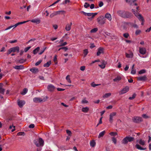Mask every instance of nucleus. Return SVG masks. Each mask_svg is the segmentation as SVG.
Wrapping results in <instances>:
<instances>
[{"label":"nucleus","instance_id":"9b49d317","mask_svg":"<svg viewBox=\"0 0 151 151\" xmlns=\"http://www.w3.org/2000/svg\"><path fill=\"white\" fill-rule=\"evenodd\" d=\"M18 105L20 107H22L25 104V102L24 100H18L17 101Z\"/></svg>","mask_w":151,"mask_h":151},{"label":"nucleus","instance_id":"5701e85b","mask_svg":"<svg viewBox=\"0 0 151 151\" xmlns=\"http://www.w3.org/2000/svg\"><path fill=\"white\" fill-rule=\"evenodd\" d=\"M125 54L127 58H132L133 57V53L131 52H130L129 54L126 53Z\"/></svg>","mask_w":151,"mask_h":151},{"label":"nucleus","instance_id":"39448f33","mask_svg":"<svg viewBox=\"0 0 151 151\" xmlns=\"http://www.w3.org/2000/svg\"><path fill=\"white\" fill-rule=\"evenodd\" d=\"M48 97L46 96V98H44L43 99H42L40 98L35 97L33 99V101L35 103L40 102L42 101H46V99H48Z\"/></svg>","mask_w":151,"mask_h":151},{"label":"nucleus","instance_id":"bb28decb","mask_svg":"<svg viewBox=\"0 0 151 151\" xmlns=\"http://www.w3.org/2000/svg\"><path fill=\"white\" fill-rule=\"evenodd\" d=\"M39 144H40V146H42L44 145V142L43 140L41 138H40L39 139Z\"/></svg>","mask_w":151,"mask_h":151},{"label":"nucleus","instance_id":"a19ab883","mask_svg":"<svg viewBox=\"0 0 151 151\" xmlns=\"http://www.w3.org/2000/svg\"><path fill=\"white\" fill-rule=\"evenodd\" d=\"M26 59L24 60L23 59H21L18 60V62L20 63H23L26 61Z\"/></svg>","mask_w":151,"mask_h":151},{"label":"nucleus","instance_id":"aec40b11","mask_svg":"<svg viewBox=\"0 0 151 151\" xmlns=\"http://www.w3.org/2000/svg\"><path fill=\"white\" fill-rule=\"evenodd\" d=\"M139 51L141 54L144 55L146 53V50L144 48H140Z\"/></svg>","mask_w":151,"mask_h":151},{"label":"nucleus","instance_id":"cd10ccee","mask_svg":"<svg viewBox=\"0 0 151 151\" xmlns=\"http://www.w3.org/2000/svg\"><path fill=\"white\" fill-rule=\"evenodd\" d=\"M99 66L102 68H104L105 67V62L104 61H103L101 65H99Z\"/></svg>","mask_w":151,"mask_h":151},{"label":"nucleus","instance_id":"b1692460","mask_svg":"<svg viewBox=\"0 0 151 151\" xmlns=\"http://www.w3.org/2000/svg\"><path fill=\"white\" fill-rule=\"evenodd\" d=\"M98 22L100 25H102L105 23V19H98Z\"/></svg>","mask_w":151,"mask_h":151},{"label":"nucleus","instance_id":"8fccbe9b","mask_svg":"<svg viewBox=\"0 0 151 151\" xmlns=\"http://www.w3.org/2000/svg\"><path fill=\"white\" fill-rule=\"evenodd\" d=\"M104 5V3L102 1H100L99 3V6L100 7H101L102 6Z\"/></svg>","mask_w":151,"mask_h":151},{"label":"nucleus","instance_id":"052dcab7","mask_svg":"<svg viewBox=\"0 0 151 151\" xmlns=\"http://www.w3.org/2000/svg\"><path fill=\"white\" fill-rule=\"evenodd\" d=\"M102 117H101L100 119V120H99V122L98 124H97V125L96 127H97L99 124H101L102 123Z\"/></svg>","mask_w":151,"mask_h":151},{"label":"nucleus","instance_id":"423d86ee","mask_svg":"<svg viewBox=\"0 0 151 151\" xmlns=\"http://www.w3.org/2000/svg\"><path fill=\"white\" fill-rule=\"evenodd\" d=\"M132 120L134 122L139 123L142 121V119L140 117L134 116Z\"/></svg>","mask_w":151,"mask_h":151},{"label":"nucleus","instance_id":"f3484780","mask_svg":"<svg viewBox=\"0 0 151 151\" xmlns=\"http://www.w3.org/2000/svg\"><path fill=\"white\" fill-rule=\"evenodd\" d=\"M104 49L102 47H99L98 49V52L97 53V56L99 55L101 53H103Z\"/></svg>","mask_w":151,"mask_h":151},{"label":"nucleus","instance_id":"69168bd1","mask_svg":"<svg viewBox=\"0 0 151 151\" xmlns=\"http://www.w3.org/2000/svg\"><path fill=\"white\" fill-rule=\"evenodd\" d=\"M85 67L84 66H83L80 67V70L82 71H83L85 70Z\"/></svg>","mask_w":151,"mask_h":151},{"label":"nucleus","instance_id":"7ed1b4c3","mask_svg":"<svg viewBox=\"0 0 151 151\" xmlns=\"http://www.w3.org/2000/svg\"><path fill=\"white\" fill-rule=\"evenodd\" d=\"M134 138L133 137L127 136L124 138L122 140V143L124 144H127L128 142H131L134 140Z\"/></svg>","mask_w":151,"mask_h":151},{"label":"nucleus","instance_id":"f257e3e1","mask_svg":"<svg viewBox=\"0 0 151 151\" xmlns=\"http://www.w3.org/2000/svg\"><path fill=\"white\" fill-rule=\"evenodd\" d=\"M129 27H133L136 28L138 27L136 24L131 22H123L121 25V28L123 29H126Z\"/></svg>","mask_w":151,"mask_h":151},{"label":"nucleus","instance_id":"c756f323","mask_svg":"<svg viewBox=\"0 0 151 151\" xmlns=\"http://www.w3.org/2000/svg\"><path fill=\"white\" fill-rule=\"evenodd\" d=\"M105 133V130L101 132L99 134V135L98 136V138H100L101 137H103V136L104 135Z\"/></svg>","mask_w":151,"mask_h":151},{"label":"nucleus","instance_id":"0eeeda50","mask_svg":"<svg viewBox=\"0 0 151 151\" xmlns=\"http://www.w3.org/2000/svg\"><path fill=\"white\" fill-rule=\"evenodd\" d=\"M65 13V12L63 10L59 11L54 12L52 13L50 16L51 17H52L55 16H56L60 14H64Z\"/></svg>","mask_w":151,"mask_h":151},{"label":"nucleus","instance_id":"c85d7f7f","mask_svg":"<svg viewBox=\"0 0 151 151\" xmlns=\"http://www.w3.org/2000/svg\"><path fill=\"white\" fill-rule=\"evenodd\" d=\"M40 49V48L39 47H37L36 48L34 49L33 51V52L34 54H36L37 52Z\"/></svg>","mask_w":151,"mask_h":151},{"label":"nucleus","instance_id":"f03ea898","mask_svg":"<svg viewBox=\"0 0 151 151\" xmlns=\"http://www.w3.org/2000/svg\"><path fill=\"white\" fill-rule=\"evenodd\" d=\"M118 14L122 17L125 18H129L131 14L124 11L119 10L117 12Z\"/></svg>","mask_w":151,"mask_h":151},{"label":"nucleus","instance_id":"393cba45","mask_svg":"<svg viewBox=\"0 0 151 151\" xmlns=\"http://www.w3.org/2000/svg\"><path fill=\"white\" fill-rule=\"evenodd\" d=\"M135 146L136 148L138 150H144L146 149L145 148H143L141 147L140 145L138 144H137Z\"/></svg>","mask_w":151,"mask_h":151},{"label":"nucleus","instance_id":"20e7f679","mask_svg":"<svg viewBox=\"0 0 151 151\" xmlns=\"http://www.w3.org/2000/svg\"><path fill=\"white\" fill-rule=\"evenodd\" d=\"M29 21L30 20H27V21H23V22H18V23H16V24H15V25H11V26H10L9 27H8L6 28L5 29V30H7L9 29L12 27H13V29H14V28H15L17 26H18L19 25L23 24L27 22H29Z\"/></svg>","mask_w":151,"mask_h":151},{"label":"nucleus","instance_id":"7c9ffc66","mask_svg":"<svg viewBox=\"0 0 151 151\" xmlns=\"http://www.w3.org/2000/svg\"><path fill=\"white\" fill-rule=\"evenodd\" d=\"M105 17L108 19H111V16L109 13H107L105 15Z\"/></svg>","mask_w":151,"mask_h":151},{"label":"nucleus","instance_id":"f704fd0d","mask_svg":"<svg viewBox=\"0 0 151 151\" xmlns=\"http://www.w3.org/2000/svg\"><path fill=\"white\" fill-rule=\"evenodd\" d=\"M98 30V29L97 28H95L92 29L90 31V32L91 33H94L96 32Z\"/></svg>","mask_w":151,"mask_h":151},{"label":"nucleus","instance_id":"79ce46f5","mask_svg":"<svg viewBox=\"0 0 151 151\" xmlns=\"http://www.w3.org/2000/svg\"><path fill=\"white\" fill-rule=\"evenodd\" d=\"M146 72V70L145 69H142L140 70L139 72V74H141L143 73H145Z\"/></svg>","mask_w":151,"mask_h":151},{"label":"nucleus","instance_id":"13d9d810","mask_svg":"<svg viewBox=\"0 0 151 151\" xmlns=\"http://www.w3.org/2000/svg\"><path fill=\"white\" fill-rule=\"evenodd\" d=\"M60 0H57L55 2H54L53 4H52L50 5L49 6V7H50L51 6H52L54 5L55 4H57V3H58V2Z\"/></svg>","mask_w":151,"mask_h":151},{"label":"nucleus","instance_id":"338daca9","mask_svg":"<svg viewBox=\"0 0 151 151\" xmlns=\"http://www.w3.org/2000/svg\"><path fill=\"white\" fill-rule=\"evenodd\" d=\"M136 71L135 70H134V69H132L131 71V74H135L136 73Z\"/></svg>","mask_w":151,"mask_h":151},{"label":"nucleus","instance_id":"4be33fe9","mask_svg":"<svg viewBox=\"0 0 151 151\" xmlns=\"http://www.w3.org/2000/svg\"><path fill=\"white\" fill-rule=\"evenodd\" d=\"M29 70L33 73H35L39 71L38 69L35 68H32L30 69Z\"/></svg>","mask_w":151,"mask_h":151},{"label":"nucleus","instance_id":"412c9836","mask_svg":"<svg viewBox=\"0 0 151 151\" xmlns=\"http://www.w3.org/2000/svg\"><path fill=\"white\" fill-rule=\"evenodd\" d=\"M122 79L121 77L119 76H117L116 77L113 79V81L115 82H118Z\"/></svg>","mask_w":151,"mask_h":151},{"label":"nucleus","instance_id":"4c0bfd02","mask_svg":"<svg viewBox=\"0 0 151 151\" xmlns=\"http://www.w3.org/2000/svg\"><path fill=\"white\" fill-rule=\"evenodd\" d=\"M139 143L141 145H144L145 144V141L141 139L139 140Z\"/></svg>","mask_w":151,"mask_h":151},{"label":"nucleus","instance_id":"9d476101","mask_svg":"<svg viewBox=\"0 0 151 151\" xmlns=\"http://www.w3.org/2000/svg\"><path fill=\"white\" fill-rule=\"evenodd\" d=\"M116 114V112H112L109 115V122L112 123L113 122V118L114 116H115Z\"/></svg>","mask_w":151,"mask_h":151},{"label":"nucleus","instance_id":"4468645a","mask_svg":"<svg viewBox=\"0 0 151 151\" xmlns=\"http://www.w3.org/2000/svg\"><path fill=\"white\" fill-rule=\"evenodd\" d=\"M147 78V76L145 75L137 77V80L139 81H145L146 80Z\"/></svg>","mask_w":151,"mask_h":151},{"label":"nucleus","instance_id":"a211bd4d","mask_svg":"<svg viewBox=\"0 0 151 151\" xmlns=\"http://www.w3.org/2000/svg\"><path fill=\"white\" fill-rule=\"evenodd\" d=\"M72 24V22H70L69 24H68L65 27V29L67 31H69L71 29V27Z\"/></svg>","mask_w":151,"mask_h":151},{"label":"nucleus","instance_id":"6e6d98bb","mask_svg":"<svg viewBox=\"0 0 151 151\" xmlns=\"http://www.w3.org/2000/svg\"><path fill=\"white\" fill-rule=\"evenodd\" d=\"M88 50L87 49H86L84 50V53L85 55L86 56L88 53Z\"/></svg>","mask_w":151,"mask_h":151},{"label":"nucleus","instance_id":"ddd939ff","mask_svg":"<svg viewBox=\"0 0 151 151\" xmlns=\"http://www.w3.org/2000/svg\"><path fill=\"white\" fill-rule=\"evenodd\" d=\"M132 11L134 12V13L135 14V16L137 18L139 19H143V17L142 16V15L140 14L139 13H136L134 11V9H132Z\"/></svg>","mask_w":151,"mask_h":151},{"label":"nucleus","instance_id":"c9c22d12","mask_svg":"<svg viewBox=\"0 0 151 151\" xmlns=\"http://www.w3.org/2000/svg\"><path fill=\"white\" fill-rule=\"evenodd\" d=\"M51 64V61L48 62L44 64L43 66L44 67H48Z\"/></svg>","mask_w":151,"mask_h":151},{"label":"nucleus","instance_id":"09e8293b","mask_svg":"<svg viewBox=\"0 0 151 151\" xmlns=\"http://www.w3.org/2000/svg\"><path fill=\"white\" fill-rule=\"evenodd\" d=\"M90 6V4L87 2H86L84 5V7L85 8H87Z\"/></svg>","mask_w":151,"mask_h":151},{"label":"nucleus","instance_id":"f8f14e48","mask_svg":"<svg viewBox=\"0 0 151 151\" xmlns=\"http://www.w3.org/2000/svg\"><path fill=\"white\" fill-rule=\"evenodd\" d=\"M47 88L49 91L52 92L54 91L55 87L53 85L50 84L48 86Z\"/></svg>","mask_w":151,"mask_h":151},{"label":"nucleus","instance_id":"dca6fc26","mask_svg":"<svg viewBox=\"0 0 151 151\" xmlns=\"http://www.w3.org/2000/svg\"><path fill=\"white\" fill-rule=\"evenodd\" d=\"M3 84L2 83H0V93L4 94L5 91V89L3 88Z\"/></svg>","mask_w":151,"mask_h":151},{"label":"nucleus","instance_id":"6ab92c4d","mask_svg":"<svg viewBox=\"0 0 151 151\" xmlns=\"http://www.w3.org/2000/svg\"><path fill=\"white\" fill-rule=\"evenodd\" d=\"M13 68L15 69L21 70L24 69V67L23 65H16Z\"/></svg>","mask_w":151,"mask_h":151},{"label":"nucleus","instance_id":"e2e57ef3","mask_svg":"<svg viewBox=\"0 0 151 151\" xmlns=\"http://www.w3.org/2000/svg\"><path fill=\"white\" fill-rule=\"evenodd\" d=\"M141 32V31L139 30H136L135 32V34L137 35H139Z\"/></svg>","mask_w":151,"mask_h":151},{"label":"nucleus","instance_id":"e433bc0d","mask_svg":"<svg viewBox=\"0 0 151 151\" xmlns=\"http://www.w3.org/2000/svg\"><path fill=\"white\" fill-rule=\"evenodd\" d=\"M66 79L68 81V82L70 83H71V81L70 78V76L69 75H68L67 76L66 78Z\"/></svg>","mask_w":151,"mask_h":151},{"label":"nucleus","instance_id":"864d4df0","mask_svg":"<svg viewBox=\"0 0 151 151\" xmlns=\"http://www.w3.org/2000/svg\"><path fill=\"white\" fill-rule=\"evenodd\" d=\"M66 132L68 134L69 136H71L72 133L71 132L68 130H66Z\"/></svg>","mask_w":151,"mask_h":151},{"label":"nucleus","instance_id":"0e129e2a","mask_svg":"<svg viewBox=\"0 0 151 151\" xmlns=\"http://www.w3.org/2000/svg\"><path fill=\"white\" fill-rule=\"evenodd\" d=\"M12 52L11 48L9 49L8 51L7 52V55H9Z\"/></svg>","mask_w":151,"mask_h":151},{"label":"nucleus","instance_id":"603ef678","mask_svg":"<svg viewBox=\"0 0 151 151\" xmlns=\"http://www.w3.org/2000/svg\"><path fill=\"white\" fill-rule=\"evenodd\" d=\"M67 44V43L66 42H65L64 43L61 44L60 45L58 46V47H61L63 46H65Z\"/></svg>","mask_w":151,"mask_h":151},{"label":"nucleus","instance_id":"49530a36","mask_svg":"<svg viewBox=\"0 0 151 151\" xmlns=\"http://www.w3.org/2000/svg\"><path fill=\"white\" fill-rule=\"evenodd\" d=\"M24 132H20L17 133V135L18 136L24 135Z\"/></svg>","mask_w":151,"mask_h":151},{"label":"nucleus","instance_id":"ea45409f","mask_svg":"<svg viewBox=\"0 0 151 151\" xmlns=\"http://www.w3.org/2000/svg\"><path fill=\"white\" fill-rule=\"evenodd\" d=\"M136 96V94L135 93H134L132 97H130L129 98V100H132L134 99Z\"/></svg>","mask_w":151,"mask_h":151},{"label":"nucleus","instance_id":"c03bdc74","mask_svg":"<svg viewBox=\"0 0 151 151\" xmlns=\"http://www.w3.org/2000/svg\"><path fill=\"white\" fill-rule=\"evenodd\" d=\"M100 84H96L94 82H93L91 83V86L93 87H95L96 86H98L100 85Z\"/></svg>","mask_w":151,"mask_h":151},{"label":"nucleus","instance_id":"473e14b6","mask_svg":"<svg viewBox=\"0 0 151 151\" xmlns=\"http://www.w3.org/2000/svg\"><path fill=\"white\" fill-rule=\"evenodd\" d=\"M27 89L26 88H25L23 89L22 92L21 93V94L23 95H25L27 93Z\"/></svg>","mask_w":151,"mask_h":151},{"label":"nucleus","instance_id":"2eb2a0df","mask_svg":"<svg viewBox=\"0 0 151 151\" xmlns=\"http://www.w3.org/2000/svg\"><path fill=\"white\" fill-rule=\"evenodd\" d=\"M12 52H18L19 51V47L18 46H16L11 48Z\"/></svg>","mask_w":151,"mask_h":151},{"label":"nucleus","instance_id":"72a5a7b5","mask_svg":"<svg viewBox=\"0 0 151 151\" xmlns=\"http://www.w3.org/2000/svg\"><path fill=\"white\" fill-rule=\"evenodd\" d=\"M89 110V108L88 107H83L82 108V111L86 113Z\"/></svg>","mask_w":151,"mask_h":151},{"label":"nucleus","instance_id":"58836bf2","mask_svg":"<svg viewBox=\"0 0 151 151\" xmlns=\"http://www.w3.org/2000/svg\"><path fill=\"white\" fill-rule=\"evenodd\" d=\"M111 94L110 93H106L103 96L104 98H106L108 97L109 96H110Z\"/></svg>","mask_w":151,"mask_h":151},{"label":"nucleus","instance_id":"a18cd8bd","mask_svg":"<svg viewBox=\"0 0 151 151\" xmlns=\"http://www.w3.org/2000/svg\"><path fill=\"white\" fill-rule=\"evenodd\" d=\"M34 143L37 146L39 147L40 146V144H39L38 141H35Z\"/></svg>","mask_w":151,"mask_h":151},{"label":"nucleus","instance_id":"37998d69","mask_svg":"<svg viewBox=\"0 0 151 151\" xmlns=\"http://www.w3.org/2000/svg\"><path fill=\"white\" fill-rule=\"evenodd\" d=\"M123 36L125 38H127L129 36V35L128 33H126L123 34Z\"/></svg>","mask_w":151,"mask_h":151},{"label":"nucleus","instance_id":"a878e982","mask_svg":"<svg viewBox=\"0 0 151 151\" xmlns=\"http://www.w3.org/2000/svg\"><path fill=\"white\" fill-rule=\"evenodd\" d=\"M96 143L95 140H93L90 142V145L92 147H94L96 145Z\"/></svg>","mask_w":151,"mask_h":151},{"label":"nucleus","instance_id":"6e6552de","mask_svg":"<svg viewBox=\"0 0 151 151\" xmlns=\"http://www.w3.org/2000/svg\"><path fill=\"white\" fill-rule=\"evenodd\" d=\"M129 89V88L128 86H127L123 88L122 90L119 92L120 95L122 94L127 92Z\"/></svg>","mask_w":151,"mask_h":151},{"label":"nucleus","instance_id":"4d7b16f0","mask_svg":"<svg viewBox=\"0 0 151 151\" xmlns=\"http://www.w3.org/2000/svg\"><path fill=\"white\" fill-rule=\"evenodd\" d=\"M62 49H65V51H66V50H68V48L66 47H62L58 49V50L60 51V50Z\"/></svg>","mask_w":151,"mask_h":151},{"label":"nucleus","instance_id":"5fc2aeb1","mask_svg":"<svg viewBox=\"0 0 151 151\" xmlns=\"http://www.w3.org/2000/svg\"><path fill=\"white\" fill-rule=\"evenodd\" d=\"M112 140L113 142L115 144H116V139L114 137H113L112 138Z\"/></svg>","mask_w":151,"mask_h":151},{"label":"nucleus","instance_id":"2f4dec72","mask_svg":"<svg viewBox=\"0 0 151 151\" xmlns=\"http://www.w3.org/2000/svg\"><path fill=\"white\" fill-rule=\"evenodd\" d=\"M30 21L32 22L35 23L37 24L39 23L40 22V19H32Z\"/></svg>","mask_w":151,"mask_h":151},{"label":"nucleus","instance_id":"3c124183","mask_svg":"<svg viewBox=\"0 0 151 151\" xmlns=\"http://www.w3.org/2000/svg\"><path fill=\"white\" fill-rule=\"evenodd\" d=\"M109 134L111 136H114L117 135V134L116 132H111Z\"/></svg>","mask_w":151,"mask_h":151},{"label":"nucleus","instance_id":"680f3d73","mask_svg":"<svg viewBox=\"0 0 151 151\" xmlns=\"http://www.w3.org/2000/svg\"><path fill=\"white\" fill-rule=\"evenodd\" d=\"M142 117H143L144 118L147 119L149 118V117L147 116L145 114H143L142 115Z\"/></svg>","mask_w":151,"mask_h":151},{"label":"nucleus","instance_id":"774afa93","mask_svg":"<svg viewBox=\"0 0 151 151\" xmlns=\"http://www.w3.org/2000/svg\"><path fill=\"white\" fill-rule=\"evenodd\" d=\"M45 49L46 48H45L42 50H41L40 52L39 53V54L40 55L42 54L45 51Z\"/></svg>","mask_w":151,"mask_h":151},{"label":"nucleus","instance_id":"de8ad7c7","mask_svg":"<svg viewBox=\"0 0 151 151\" xmlns=\"http://www.w3.org/2000/svg\"><path fill=\"white\" fill-rule=\"evenodd\" d=\"M31 47V46H29L26 47L24 49V51L25 52H27Z\"/></svg>","mask_w":151,"mask_h":151},{"label":"nucleus","instance_id":"1a4fd4ad","mask_svg":"<svg viewBox=\"0 0 151 151\" xmlns=\"http://www.w3.org/2000/svg\"><path fill=\"white\" fill-rule=\"evenodd\" d=\"M82 13L85 16H91L92 18H93L96 15L97 13H85L83 12H82Z\"/></svg>","mask_w":151,"mask_h":151},{"label":"nucleus","instance_id":"bf43d9fd","mask_svg":"<svg viewBox=\"0 0 151 151\" xmlns=\"http://www.w3.org/2000/svg\"><path fill=\"white\" fill-rule=\"evenodd\" d=\"M42 60H40L38 61L35 64V65L36 66H37L39 65L42 62Z\"/></svg>","mask_w":151,"mask_h":151}]
</instances>
